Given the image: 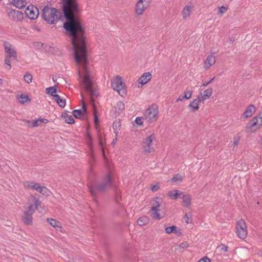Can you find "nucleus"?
<instances>
[{"label":"nucleus","instance_id":"obj_64","mask_svg":"<svg viewBox=\"0 0 262 262\" xmlns=\"http://www.w3.org/2000/svg\"><path fill=\"white\" fill-rule=\"evenodd\" d=\"M2 0H0V1H1Z\"/></svg>","mask_w":262,"mask_h":262},{"label":"nucleus","instance_id":"obj_56","mask_svg":"<svg viewBox=\"0 0 262 262\" xmlns=\"http://www.w3.org/2000/svg\"><path fill=\"white\" fill-rule=\"evenodd\" d=\"M238 141H239V139H238L237 141H235L234 142V145L236 146L238 144Z\"/></svg>","mask_w":262,"mask_h":262},{"label":"nucleus","instance_id":"obj_44","mask_svg":"<svg viewBox=\"0 0 262 262\" xmlns=\"http://www.w3.org/2000/svg\"><path fill=\"white\" fill-rule=\"evenodd\" d=\"M143 118L142 117H138L136 118L135 122L138 125H142L143 124L142 119Z\"/></svg>","mask_w":262,"mask_h":262},{"label":"nucleus","instance_id":"obj_29","mask_svg":"<svg viewBox=\"0 0 262 262\" xmlns=\"http://www.w3.org/2000/svg\"><path fill=\"white\" fill-rule=\"evenodd\" d=\"M46 92L48 94H50L51 96L54 98V96L57 95L55 93L57 92L56 86L49 87L46 89Z\"/></svg>","mask_w":262,"mask_h":262},{"label":"nucleus","instance_id":"obj_33","mask_svg":"<svg viewBox=\"0 0 262 262\" xmlns=\"http://www.w3.org/2000/svg\"><path fill=\"white\" fill-rule=\"evenodd\" d=\"M246 129L247 133H253L257 130L256 127L254 126V125L251 123L250 121H249L247 124Z\"/></svg>","mask_w":262,"mask_h":262},{"label":"nucleus","instance_id":"obj_36","mask_svg":"<svg viewBox=\"0 0 262 262\" xmlns=\"http://www.w3.org/2000/svg\"><path fill=\"white\" fill-rule=\"evenodd\" d=\"M192 90H188L187 89L184 92L183 98H185V99H190L192 96Z\"/></svg>","mask_w":262,"mask_h":262},{"label":"nucleus","instance_id":"obj_24","mask_svg":"<svg viewBox=\"0 0 262 262\" xmlns=\"http://www.w3.org/2000/svg\"><path fill=\"white\" fill-rule=\"evenodd\" d=\"M149 221L148 217L146 216H142L139 217L137 221V225L140 226H143L147 225Z\"/></svg>","mask_w":262,"mask_h":262},{"label":"nucleus","instance_id":"obj_62","mask_svg":"<svg viewBox=\"0 0 262 262\" xmlns=\"http://www.w3.org/2000/svg\"><path fill=\"white\" fill-rule=\"evenodd\" d=\"M103 156L105 157V155H104V152L103 150Z\"/></svg>","mask_w":262,"mask_h":262},{"label":"nucleus","instance_id":"obj_38","mask_svg":"<svg viewBox=\"0 0 262 262\" xmlns=\"http://www.w3.org/2000/svg\"><path fill=\"white\" fill-rule=\"evenodd\" d=\"M121 125V122L119 121H115L113 124V128L114 130H119Z\"/></svg>","mask_w":262,"mask_h":262},{"label":"nucleus","instance_id":"obj_17","mask_svg":"<svg viewBox=\"0 0 262 262\" xmlns=\"http://www.w3.org/2000/svg\"><path fill=\"white\" fill-rule=\"evenodd\" d=\"M151 78V74L149 72L144 73L138 81L142 85L146 84Z\"/></svg>","mask_w":262,"mask_h":262},{"label":"nucleus","instance_id":"obj_22","mask_svg":"<svg viewBox=\"0 0 262 262\" xmlns=\"http://www.w3.org/2000/svg\"><path fill=\"white\" fill-rule=\"evenodd\" d=\"M165 232L168 234L172 233H177L178 235H181L182 234L181 230L178 229V227L174 225L166 227L165 228Z\"/></svg>","mask_w":262,"mask_h":262},{"label":"nucleus","instance_id":"obj_58","mask_svg":"<svg viewBox=\"0 0 262 262\" xmlns=\"http://www.w3.org/2000/svg\"><path fill=\"white\" fill-rule=\"evenodd\" d=\"M22 1L24 2V7L26 6V2L25 0H22Z\"/></svg>","mask_w":262,"mask_h":262},{"label":"nucleus","instance_id":"obj_30","mask_svg":"<svg viewBox=\"0 0 262 262\" xmlns=\"http://www.w3.org/2000/svg\"><path fill=\"white\" fill-rule=\"evenodd\" d=\"M197 101L195 99L193 100L188 106V107L191 108L192 111L195 112L199 108V102H196Z\"/></svg>","mask_w":262,"mask_h":262},{"label":"nucleus","instance_id":"obj_25","mask_svg":"<svg viewBox=\"0 0 262 262\" xmlns=\"http://www.w3.org/2000/svg\"><path fill=\"white\" fill-rule=\"evenodd\" d=\"M48 122V120L47 119L45 118H41L39 119H37L34 120L31 126H30L31 127H35L38 126H40L41 124L42 123H47Z\"/></svg>","mask_w":262,"mask_h":262},{"label":"nucleus","instance_id":"obj_42","mask_svg":"<svg viewBox=\"0 0 262 262\" xmlns=\"http://www.w3.org/2000/svg\"><path fill=\"white\" fill-rule=\"evenodd\" d=\"M219 248H220L221 251H222V252H225L228 251V247L226 245L224 244H221L219 246Z\"/></svg>","mask_w":262,"mask_h":262},{"label":"nucleus","instance_id":"obj_6","mask_svg":"<svg viewBox=\"0 0 262 262\" xmlns=\"http://www.w3.org/2000/svg\"><path fill=\"white\" fill-rule=\"evenodd\" d=\"M112 87L122 97L126 94V86L122 80V77L120 76L117 75L114 81L112 82Z\"/></svg>","mask_w":262,"mask_h":262},{"label":"nucleus","instance_id":"obj_13","mask_svg":"<svg viewBox=\"0 0 262 262\" xmlns=\"http://www.w3.org/2000/svg\"><path fill=\"white\" fill-rule=\"evenodd\" d=\"M9 18L15 21H21L24 18L22 12L17 10L11 9L8 13Z\"/></svg>","mask_w":262,"mask_h":262},{"label":"nucleus","instance_id":"obj_21","mask_svg":"<svg viewBox=\"0 0 262 262\" xmlns=\"http://www.w3.org/2000/svg\"><path fill=\"white\" fill-rule=\"evenodd\" d=\"M193 8V7L192 6L187 5L184 7L182 12V17L184 19H186L190 16L191 10Z\"/></svg>","mask_w":262,"mask_h":262},{"label":"nucleus","instance_id":"obj_26","mask_svg":"<svg viewBox=\"0 0 262 262\" xmlns=\"http://www.w3.org/2000/svg\"><path fill=\"white\" fill-rule=\"evenodd\" d=\"M37 183L33 181H25L24 182V186L26 188L35 190Z\"/></svg>","mask_w":262,"mask_h":262},{"label":"nucleus","instance_id":"obj_5","mask_svg":"<svg viewBox=\"0 0 262 262\" xmlns=\"http://www.w3.org/2000/svg\"><path fill=\"white\" fill-rule=\"evenodd\" d=\"M158 106L155 104L150 105L144 114L143 119L148 123L156 122L159 115Z\"/></svg>","mask_w":262,"mask_h":262},{"label":"nucleus","instance_id":"obj_34","mask_svg":"<svg viewBox=\"0 0 262 262\" xmlns=\"http://www.w3.org/2000/svg\"><path fill=\"white\" fill-rule=\"evenodd\" d=\"M24 79L26 83L29 84L32 82V75L30 73L27 72L24 76Z\"/></svg>","mask_w":262,"mask_h":262},{"label":"nucleus","instance_id":"obj_46","mask_svg":"<svg viewBox=\"0 0 262 262\" xmlns=\"http://www.w3.org/2000/svg\"><path fill=\"white\" fill-rule=\"evenodd\" d=\"M189 246V244L187 242H184L180 244L179 247L181 249L187 248Z\"/></svg>","mask_w":262,"mask_h":262},{"label":"nucleus","instance_id":"obj_40","mask_svg":"<svg viewBox=\"0 0 262 262\" xmlns=\"http://www.w3.org/2000/svg\"><path fill=\"white\" fill-rule=\"evenodd\" d=\"M195 99L197 100V101H196V102H199V103H200L201 102H203L207 99L204 97V95L202 93H200L197 96V98Z\"/></svg>","mask_w":262,"mask_h":262},{"label":"nucleus","instance_id":"obj_59","mask_svg":"<svg viewBox=\"0 0 262 262\" xmlns=\"http://www.w3.org/2000/svg\"><path fill=\"white\" fill-rule=\"evenodd\" d=\"M3 83V80L2 79H0V84H2Z\"/></svg>","mask_w":262,"mask_h":262},{"label":"nucleus","instance_id":"obj_28","mask_svg":"<svg viewBox=\"0 0 262 262\" xmlns=\"http://www.w3.org/2000/svg\"><path fill=\"white\" fill-rule=\"evenodd\" d=\"M54 99L60 107H64L66 106V100L61 98L59 95H57L55 96Z\"/></svg>","mask_w":262,"mask_h":262},{"label":"nucleus","instance_id":"obj_3","mask_svg":"<svg viewBox=\"0 0 262 262\" xmlns=\"http://www.w3.org/2000/svg\"><path fill=\"white\" fill-rule=\"evenodd\" d=\"M113 176L112 173L110 172L104 176L101 183L96 185H90L89 188L92 195L96 197L99 193L103 192L111 187L113 184Z\"/></svg>","mask_w":262,"mask_h":262},{"label":"nucleus","instance_id":"obj_14","mask_svg":"<svg viewBox=\"0 0 262 262\" xmlns=\"http://www.w3.org/2000/svg\"><path fill=\"white\" fill-rule=\"evenodd\" d=\"M215 56L211 54L207 56L206 59L204 61V68L206 70H208L215 63Z\"/></svg>","mask_w":262,"mask_h":262},{"label":"nucleus","instance_id":"obj_39","mask_svg":"<svg viewBox=\"0 0 262 262\" xmlns=\"http://www.w3.org/2000/svg\"><path fill=\"white\" fill-rule=\"evenodd\" d=\"M250 122L254 125V126L255 127H256L257 130L260 127V126L258 124V121H257V119L255 118V117L253 118L250 120Z\"/></svg>","mask_w":262,"mask_h":262},{"label":"nucleus","instance_id":"obj_61","mask_svg":"<svg viewBox=\"0 0 262 262\" xmlns=\"http://www.w3.org/2000/svg\"><path fill=\"white\" fill-rule=\"evenodd\" d=\"M116 202H118V199H117V198H116Z\"/></svg>","mask_w":262,"mask_h":262},{"label":"nucleus","instance_id":"obj_55","mask_svg":"<svg viewBox=\"0 0 262 262\" xmlns=\"http://www.w3.org/2000/svg\"><path fill=\"white\" fill-rule=\"evenodd\" d=\"M99 143L100 146L101 147H102V140L101 139H99Z\"/></svg>","mask_w":262,"mask_h":262},{"label":"nucleus","instance_id":"obj_31","mask_svg":"<svg viewBox=\"0 0 262 262\" xmlns=\"http://www.w3.org/2000/svg\"><path fill=\"white\" fill-rule=\"evenodd\" d=\"M18 101L21 104H24L26 102L30 101L29 97L27 95L21 94L17 97Z\"/></svg>","mask_w":262,"mask_h":262},{"label":"nucleus","instance_id":"obj_35","mask_svg":"<svg viewBox=\"0 0 262 262\" xmlns=\"http://www.w3.org/2000/svg\"><path fill=\"white\" fill-rule=\"evenodd\" d=\"M213 90L212 88H210L207 89V90L204 91V97L206 99H208L212 94Z\"/></svg>","mask_w":262,"mask_h":262},{"label":"nucleus","instance_id":"obj_32","mask_svg":"<svg viewBox=\"0 0 262 262\" xmlns=\"http://www.w3.org/2000/svg\"><path fill=\"white\" fill-rule=\"evenodd\" d=\"M125 105L122 101H119L117 102L116 106H115V111L118 113L120 112L124 109Z\"/></svg>","mask_w":262,"mask_h":262},{"label":"nucleus","instance_id":"obj_1","mask_svg":"<svg viewBox=\"0 0 262 262\" xmlns=\"http://www.w3.org/2000/svg\"><path fill=\"white\" fill-rule=\"evenodd\" d=\"M63 17L65 19L63 27L72 41L76 62L81 64L84 70L82 84L85 91H94L92 82L87 69L88 58L85 30L80 20L81 10L78 0H62Z\"/></svg>","mask_w":262,"mask_h":262},{"label":"nucleus","instance_id":"obj_41","mask_svg":"<svg viewBox=\"0 0 262 262\" xmlns=\"http://www.w3.org/2000/svg\"><path fill=\"white\" fill-rule=\"evenodd\" d=\"M11 62V58L8 57L6 56L5 59V64L8 66V69L10 70L11 69V65L10 64Z\"/></svg>","mask_w":262,"mask_h":262},{"label":"nucleus","instance_id":"obj_45","mask_svg":"<svg viewBox=\"0 0 262 262\" xmlns=\"http://www.w3.org/2000/svg\"><path fill=\"white\" fill-rule=\"evenodd\" d=\"M197 262H211V260L207 256H204L199 260Z\"/></svg>","mask_w":262,"mask_h":262},{"label":"nucleus","instance_id":"obj_57","mask_svg":"<svg viewBox=\"0 0 262 262\" xmlns=\"http://www.w3.org/2000/svg\"><path fill=\"white\" fill-rule=\"evenodd\" d=\"M114 133H115V134L116 135V139H117V136H118V130H114Z\"/></svg>","mask_w":262,"mask_h":262},{"label":"nucleus","instance_id":"obj_60","mask_svg":"<svg viewBox=\"0 0 262 262\" xmlns=\"http://www.w3.org/2000/svg\"><path fill=\"white\" fill-rule=\"evenodd\" d=\"M112 144H115V141H114V140L112 142Z\"/></svg>","mask_w":262,"mask_h":262},{"label":"nucleus","instance_id":"obj_63","mask_svg":"<svg viewBox=\"0 0 262 262\" xmlns=\"http://www.w3.org/2000/svg\"><path fill=\"white\" fill-rule=\"evenodd\" d=\"M28 123L30 124V122L28 121Z\"/></svg>","mask_w":262,"mask_h":262},{"label":"nucleus","instance_id":"obj_49","mask_svg":"<svg viewBox=\"0 0 262 262\" xmlns=\"http://www.w3.org/2000/svg\"><path fill=\"white\" fill-rule=\"evenodd\" d=\"M255 118L257 119V121H258V124L260 127L262 125V116L260 115L257 116L255 117Z\"/></svg>","mask_w":262,"mask_h":262},{"label":"nucleus","instance_id":"obj_18","mask_svg":"<svg viewBox=\"0 0 262 262\" xmlns=\"http://www.w3.org/2000/svg\"><path fill=\"white\" fill-rule=\"evenodd\" d=\"M255 107L253 104L250 105L243 113V117L247 118L251 117L255 112Z\"/></svg>","mask_w":262,"mask_h":262},{"label":"nucleus","instance_id":"obj_23","mask_svg":"<svg viewBox=\"0 0 262 262\" xmlns=\"http://www.w3.org/2000/svg\"><path fill=\"white\" fill-rule=\"evenodd\" d=\"M185 204V206L189 207L191 205V197L189 194H185L183 193L181 198Z\"/></svg>","mask_w":262,"mask_h":262},{"label":"nucleus","instance_id":"obj_19","mask_svg":"<svg viewBox=\"0 0 262 262\" xmlns=\"http://www.w3.org/2000/svg\"><path fill=\"white\" fill-rule=\"evenodd\" d=\"M48 223H49L52 227L55 228L57 230H61L62 228V226L61 225V223L58 221L52 219V218H48L47 219Z\"/></svg>","mask_w":262,"mask_h":262},{"label":"nucleus","instance_id":"obj_52","mask_svg":"<svg viewBox=\"0 0 262 262\" xmlns=\"http://www.w3.org/2000/svg\"><path fill=\"white\" fill-rule=\"evenodd\" d=\"M98 122V118L97 116V115H96V114H95L94 122L95 124H97Z\"/></svg>","mask_w":262,"mask_h":262},{"label":"nucleus","instance_id":"obj_7","mask_svg":"<svg viewBox=\"0 0 262 262\" xmlns=\"http://www.w3.org/2000/svg\"><path fill=\"white\" fill-rule=\"evenodd\" d=\"M236 232L237 236L241 239H245L247 236V227L245 221L241 219L238 221L236 225Z\"/></svg>","mask_w":262,"mask_h":262},{"label":"nucleus","instance_id":"obj_48","mask_svg":"<svg viewBox=\"0 0 262 262\" xmlns=\"http://www.w3.org/2000/svg\"><path fill=\"white\" fill-rule=\"evenodd\" d=\"M159 188H160V187L158 185H155L151 187V190L153 192H156V191H158L159 189Z\"/></svg>","mask_w":262,"mask_h":262},{"label":"nucleus","instance_id":"obj_54","mask_svg":"<svg viewBox=\"0 0 262 262\" xmlns=\"http://www.w3.org/2000/svg\"><path fill=\"white\" fill-rule=\"evenodd\" d=\"M94 161V157L93 154H91V157L90 159V162L92 163V161Z\"/></svg>","mask_w":262,"mask_h":262},{"label":"nucleus","instance_id":"obj_4","mask_svg":"<svg viewBox=\"0 0 262 262\" xmlns=\"http://www.w3.org/2000/svg\"><path fill=\"white\" fill-rule=\"evenodd\" d=\"M42 16L48 23L53 24L60 19L61 13L57 9L46 6L42 10Z\"/></svg>","mask_w":262,"mask_h":262},{"label":"nucleus","instance_id":"obj_10","mask_svg":"<svg viewBox=\"0 0 262 262\" xmlns=\"http://www.w3.org/2000/svg\"><path fill=\"white\" fill-rule=\"evenodd\" d=\"M3 46L4 47L5 51L6 54V56L17 61L16 51L15 49L12 47V45L7 42L6 41H4Z\"/></svg>","mask_w":262,"mask_h":262},{"label":"nucleus","instance_id":"obj_11","mask_svg":"<svg viewBox=\"0 0 262 262\" xmlns=\"http://www.w3.org/2000/svg\"><path fill=\"white\" fill-rule=\"evenodd\" d=\"M25 14L31 20L36 19L39 14L38 8L32 5H30L26 9Z\"/></svg>","mask_w":262,"mask_h":262},{"label":"nucleus","instance_id":"obj_27","mask_svg":"<svg viewBox=\"0 0 262 262\" xmlns=\"http://www.w3.org/2000/svg\"><path fill=\"white\" fill-rule=\"evenodd\" d=\"M61 117L64 119L66 122L69 124H73L74 123V119L71 115H69L67 113H63Z\"/></svg>","mask_w":262,"mask_h":262},{"label":"nucleus","instance_id":"obj_50","mask_svg":"<svg viewBox=\"0 0 262 262\" xmlns=\"http://www.w3.org/2000/svg\"><path fill=\"white\" fill-rule=\"evenodd\" d=\"M214 78H215V77L211 78L209 81L205 82L204 83H203L202 86H204V87L207 86L214 79Z\"/></svg>","mask_w":262,"mask_h":262},{"label":"nucleus","instance_id":"obj_8","mask_svg":"<svg viewBox=\"0 0 262 262\" xmlns=\"http://www.w3.org/2000/svg\"><path fill=\"white\" fill-rule=\"evenodd\" d=\"M162 203V199L160 197H156L153 200L151 211L152 213V217L156 220H160L161 217L158 212Z\"/></svg>","mask_w":262,"mask_h":262},{"label":"nucleus","instance_id":"obj_15","mask_svg":"<svg viewBox=\"0 0 262 262\" xmlns=\"http://www.w3.org/2000/svg\"><path fill=\"white\" fill-rule=\"evenodd\" d=\"M86 112V105L85 103L83 102L82 108L79 110H75L73 111L72 114L76 118L80 119Z\"/></svg>","mask_w":262,"mask_h":262},{"label":"nucleus","instance_id":"obj_2","mask_svg":"<svg viewBox=\"0 0 262 262\" xmlns=\"http://www.w3.org/2000/svg\"><path fill=\"white\" fill-rule=\"evenodd\" d=\"M32 203L28 204L27 207H24L25 210L23 211V215L21 219L23 223L27 225H31L33 223V214L35 210L38 209V206L41 204V201L39 199L36 198L34 195L31 196Z\"/></svg>","mask_w":262,"mask_h":262},{"label":"nucleus","instance_id":"obj_43","mask_svg":"<svg viewBox=\"0 0 262 262\" xmlns=\"http://www.w3.org/2000/svg\"><path fill=\"white\" fill-rule=\"evenodd\" d=\"M227 10L228 8L227 7H225L224 6H221V7H219V13L221 14H223L227 11Z\"/></svg>","mask_w":262,"mask_h":262},{"label":"nucleus","instance_id":"obj_37","mask_svg":"<svg viewBox=\"0 0 262 262\" xmlns=\"http://www.w3.org/2000/svg\"><path fill=\"white\" fill-rule=\"evenodd\" d=\"M183 180L182 177L180 174H177L174 177H173L171 179V181L173 183L176 182H181Z\"/></svg>","mask_w":262,"mask_h":262},{"label":"nucleus","instance_id":"obj_51","mask_svg":"<svg viewBox=\"0 0 262 262\" xmlns=\"http://www.w3.org/2000/svg\"><path fill=\"white\" fill-rule=\"evenodd\" d=\"M185 99V98H183V96L180 95L179 97V98L177 99V101H182V100H183Z\"/></svg>","mask_w":262,"mask_h":262},{"label":"nucleus","instance_id":"obj_53","mask_svg":"<svg viewBox=\"0 0 262 262\" xmlns=\"http://www.w3.org/2000/svg\"><path fill=\"white\" fill-rule=\"evenodd\" d=\"M88 136L89 137V139H90V146H91V144H92V138L90 134H89V133H88Z\"/></svg>","mask_w":262,"mask_h":262},{"label":"nucleus","instance_id":"obj_16","mask_svg":"<svg viewBox=\"0 0 262 262\" xmlns=\"http://www.w3.org/2000/svg\"><path fill=\"white\" fill-rule=\"evenodd\" d=\"M35 190L45 196H49L51 193V191L47 187L39 183H37Z\"/></svg>","mask_w":262,"mask_h":262},{"label":"nucleus","instance_id":"obj_12","mask_svg":"<svg viewBox=\"0 0 262 262\" xmlns=\"http://www.w3.org/2000/svg\"><path fill=\"white\" fill-rule=\"evenodd\" d=\"M155 138V135L151 134L146 138L144 139L143 147L145 152L151 153L154 151V148L151 147V144Z\"/></svg>","mask_w":262,"mask_h":262},{"label":"nucleus","instance_id":"obj_9","mask_svg":"<svg viewBox=\"0 0 262 262\" xmlns=\"http://www.w3.org/2000/svg\"><path fill=\"white\" fill-rule=\"evenodd\" d=\"M151 0H138L135 5V12L138 15H143L145 10L149 6Z\"/></svg>","mask_w":262,"mask_h":262},{"label":"nucleus","instance_id":"obj_47","mask_svg":"<svg viewBox=\"0 0 262 262\" xmlns=\"http://www.w3.org/2000/svg\"><path fill=\"white\" fill-rule=\"evenodd\" d=\"M190 216H189L188 215V214H186L184 216V220H185V222L187 223V224H188L189 223H191V219H190Z\"/></svg>","mask_w":262,"mask_h":262},{"label":"nucleus","instance_id":"obj_20","mask_svg":"<svg viewBox=\"0 0 262 262\" xmlns=\"http://www.w3.org/2000/svg\"><path fill=\"white\" fill-rule=\"evenodd\" d=\"M183 192L178 190H173L168 192V195L173 200H176L178 198H181Z\"/></svg>","mask_w":262,"mask_h":262}]
</instances>
